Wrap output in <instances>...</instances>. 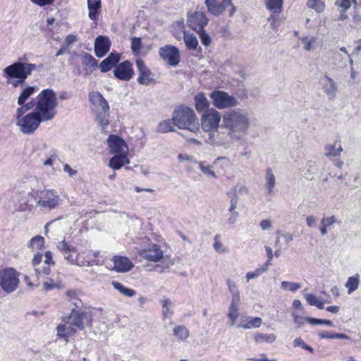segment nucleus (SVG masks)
<instances>
[{
	"label": "nucleus",
	"instance_id": "1",
	"mask_svg": "<svg viewBox=\"0 0 361 361\" xmlns=\"http://www.w3.org/2000/svg\"><path fill=\"white\" fill-rule=\"evenodd\" d=\"M224 127L228 130V135L233 141H239L247 133L250 127V114L245 109L231 110L224 116Z\"/></svg>",
	"mask_w": 361,
	"mask_h": 361
},
{
	"label": "nucleus",
	"instance_id": "2",
	"mask_svg": "<svg viewBox=\"0 0 361 361\" xmlns=\"http://www.w3.org/2000/svg\"><path fill=\"white\" fill-rule=\"evenodd\" d=\"M36 69L37 66L34 63L16 61L4 68L2 75L7 84L17 87L22 85Z\"/></svg>",
	"mask_w": 361,
	"mask_h": 361
},
{
	"label": "nucleus",
	"instance_id": "3",
	"mask_svg": "<svg viewBox=\"0 0 361 361\" xmlns=\"http://www.w3.org/2000/svg\"><path fill=\"white\" fill-rule=\"evenodd\" d=\"M171 121L179 129L188 130L197 134L200 133L198 118L195 111L186 106H179L173 113Z\"/></svg>",
	"mask_w": 361,
	"mask_h": 361
},
{
	"label": "nucleus",
	"instance_id": "4",
	"mask_svg": "<svg viewBox=\"0 0 361 361\" xmlns=\"http://www.w3.org/2000/svg\"><path fill=\"white\" fill-rule=\"evenodd\" d=\"M58 100L56 92L51 89L42 90L37 97L36 112L46 121L52 120L56 115Z\"/></svg>",
	"mask_w": 361,
	"mask_h": 361
},
{
	"label": "nucleus",
	"instance_id": "5",
	"mask_svg": "<svg viewBox=\"0 0 361 361\" xmlns=\"http://www.w3.org/2000/svg\"><path fill=\"white\" fill-rule=\"evenodd\" d=\"M57 248L71 264L79 267H90L93 265L87 256H85L84 252L76 253L75 247L69 245L66 240L59 242Z\"/></svg>",
	"mask_w": 361,
	"mask_h": 361
},
{
	"label": "nucleus",
	"instance_id": "6",
	"mask_svg": "<svg viewBox=\"0 0 361 361\" xmlns=\"http://www.w3.org/2000/svg\"><path fill=\"white\" fill-rule=\"evenodd\" d=\"M61 202L60 195L54 189L40 190L36 194V205L42 209H54Z\"/></svg>",
	"mask_w": 361,
	"mask_h": 361
},
{
	"label": "nucleus",
	"instance_id": "7",
	"mask_svg": "<svg viewBox=\"0 0 361 361\" xmlns=\"http://www.w3.org/2000/svg\"><path fill=\"white\" fill-rule=\"evenodd\" d=\"M19 282V274L14 269L8 268L0 272V286L5 292L16 290Z\"/></svg>",
	"mask_w": 361,
	"mask_h": 361
},
{
	"label": "nucleus",
	"instance_id": "8",
	"mask_svg": "<svg viewBox=\"0 0 361 361\" xmlns=\"http://www.w3.org/2000/svg\"><path fill=\"white\" fill-rule=\"evenodd\" d=\"M45 121L42 120V116H40L36 111L31 112L19 120V121L16 122V126H18L24 134H31L34 133L39 127L41 122Z\"/></svg>",
	"mask_w": 361,
	"mask_h": 361
},
{
	"label": "nucleus",
	"instance_id": "9",
	"mask_svg": "<svg viewBox=\"0 0 361 361\" xmlns=\"http://www.w3.org/2000/svg\"><path fill=\"white\" fill-rule=\"evenodd\" d=\"M221 119V114L214 109H207L201 117L202 129L206 133L218 130Z\"/></svg>",
	"mask_w": 361,
	"mask_h": 361
},
{
	"label": "nucleus",
	"instance_id": "10",
	"mask_svg": "<svg viewBox=\"0 0 361 361\" xmlns=\"http://www.w3.org/2000/svg\"><path fill=\"white\" fill-rule=\"evenodd\" d=\"M209 96L214 106L219 109L233 107L237 105L236 99L224 91H214Z\"/></svg>",
	"mask_w": 361,
	"mask_h": 361
},
{
	"label": "nucleus",
	"instance_id": "11",
	"mask_svg": "<svg viewBox=\"0 0 361 361\" xmlns=\"http://www.w3.org/2000/svg\"><path fill=\"white\" fill-rule=\"evenodd\" d=\"M187 21L191 29L200 32L208 24L209 20L203 12L195 11L188 13Z\"/></svg>",
	"mask_w": 361,
	"mask_h": 361
},
{
	"label": "nucleus",
	"instance_id": "12",
	"mask_svg": "<svg viewBox=\"0 0 361 361\" xmlns=\"http://www.w3.org/2000/svg\"><path fill=\"white\" fill-rule=\"evenodd\" d=\"M159 55L168 64L175 66L180 62V51L173 45L167 44L159 49Z\"/></svg>",
	"mask_w": 361,
	"mask_h": 361
},
{
	"label": "nucleus",
	"instance_id": "13",
	"mask_svg": "<svg viewBox=\"0 0 361 361\" xmlns=\"http://www.w3.org/2000/svg\"><path fill=\"white\" fill-rule=\"evenodd\" d=\"M140 255L149 262H157L164 258V252L159 245L151 243L141 251Z\"/></svg>",
	"mask_w": 361,
	"mask_h": 361
},
{
	"label": "nucleus",
	"instance_id": "14",
	"mask_svg": "<svg viewBox=\"0 0 361 361\" xmlns=\"http://www.w3.org/2000/svg\"><path fill=\"white\" fill-rule=\"evenodd\" d=\"M107 145L111 154H128V147L126 141L116 135H110L107 138Z\"/></svg>",
	"mask_w": 361,
	"mask_h": 361
},
{
	"label": "nucleus",
	"instance_id": "15",
	"mask_svg": "<svg viewBox=\"0 0 361 361\" xmlns=\"http://www.w3.org/2000/svg\"><path fill=\"white\" fill-rule=\"evenodd\" d=\"M322 88L329 99L336 98L338 92V85L333 78L325 75L321 79Z\"/></svg>",
	"mask_w": 361,
	"mask_h": 361
},
{
	"label": "nucleus",
	"instance_id": "16",
	"mask_svg": "<svg viewBox=\"0 0 361 361\" xmlns=\"http://www.w3.org/2000/svg\"><path fill=\"white\" fill-rule=\"evenodd\" d=\"M89 100L94 108L102 110L104 113H109V104L100 92L94 91L90 92Z\"/></svg>",
	"mask_w": 361,
	"mask_h": 361
},
{
	"label": "nucleus",
	"instance_id": "17",
	"mask_svg": "<svg viewBox=\"0 0 361 361\" xmlns=\"http://www.w3.org/2000/svg\"><path fill=\"white\" fill-rule=\"evenodd\" d=\"M114 73L116 78L123 80H128L132 78L133 73L132 65L129 61H126L120 63L114 69Z\"/></svg>",
	"mask_w": 361,
	"mask_h": 361
},
{
	"label": "nucleus",
	"instance_id": "18",
	"mask_svg": "<svg viewBox=\"0 0 361 361\" xmlns=\"http://www.w3.org/2000/svg\"><path fill=\"white\" fill-rule=\"evenodd\" d=\"M110 49V42L106 37H97L94 42V52L97 56L103 57Z\"/></svg>",
	"mask_w": 361,
	"mask_h": 361
},
{
	"label": "nucleus",
	"instance_id": "19",
	"mask_svg": "<svg viewBox=\"0 0 361 361\" xmlns=\"http://www.w3.org/2000/svg\"><path fill=\"white\" fill-rule=\"evenodd\" d=\"M136 65L140 73L137 82L141 85H148L152 80L149 70L142 60H137Z\"/></svg>",
	"mask_w": 361,
	"mask_h": 361
},
{
	"label": "nucleus",
	"instance_id": "20",
	"mask_svg": "<svg viewBox=\"0 0 361 361\" xmlns=\"http://www.w3.org/2000/svg\"><path fill=\"white\" fill-rule=\"evenodd\" d=\"M114 269L117 272H127L133 267V264L128 257H114Z\"/></svg>",
	"mask_w": 361,
	"mask_h": 361
},
{
	"label": "nucleus",
	"instance_id": "21",
	"mask_svg": "<svg viewBox=\"0 0 361 361\" xmlns=\"http://www.w3.org/2000/svg\"><path fill=\"white\" fill-rule=\"evenodd\" d=\"M262 324V319L260 317L243 316L240 318V320L236 325V327L239 329H250L252 328H259Z\"/></svg>",
	"mask_w": 361,
	"mask_h": 361
},
{
	"label": "nucleus",
	"instance_id": "22",
	"mask_svg": "<svg viewBox=\"0 0 361 361\" xmlns=\"http://www.w3.org/2000/svg\"><path fill=\"white\" fill-rule=\"evenodd\" d=\"M230 7V16H232L235 11V8L232 4L231 0H222V1L219 4L216 2L215 6H212L209 12L214 16L221 15L224 12V11Z\"/></svg>",
	"mask_w": 361,
	"mask_h": 361
},
{
	"label": "nucleus",
	"instance_id": "23",
	"mask_svg": "<svg viewBox=\"0 0 361 361\" xmlns=\"http://www.w3.org/2000/svg\"><path fill=\"white\" fill-rule=\"evenodd\" d=\"M128 154H114L109 160V166L114 170H118L123 166L128 164L130 161L127 157Z\"/></svg>",
	"mask_w": 361,
	"mask_h": 361
},
{
	"label": "nucleus",
	"instance_id": "24",
	"mask_svg": "<svg viewBox=\"0 0 361 361\" xmlns=\"http://www.w3.org/2000/svg\"><path fill=\"white\" fill-rule=\"evenodd\" d=\"M87 314L85 312L79 313L78 312L73 311L68 317V323L78 329L82 330L84 329V319Z\"/></svg>",
	"mask_w": 361,
	"mask_h": 361
},
{
	"label": "nucleus",
	"instance_id": "25",
	"mask_svg": "<svg viewBox=\"0 0 361 361\" xmlns=\"http://www.w3.org/2000/svg\"><path fill=\"white\" fill-rule=\"evenodd\" d=\"M213 131H207V137L204 141L207 144L216 146H223L225 145L224 140L221 137V133L218 130H212Z\"/></svg>",
	"mask_w": 361,
	"mask_h": 361
},
{
	"label": "nucleus",
	"instance_id": "26",
	"mask_svg": "<svg viewBox=\"0 0 361 361\" xmlns=\"http://www.w3.org/2000/svg\"><path fill=\"white\" fill-rule=\"evenodd\" d=\"M87 6L89 10L88 16L89 18L94 20H97V17L99 14V11L102 7L101 1L100 0H87Z\"/></svg>",
	"mask_w": 361,
	"mask_h": 361
},
{
	"label": "nucleus",
	"instance_id": "27",
	"mask_svg": "<svg viewBox=\"0 0 361 361\" xmlns=\"http://www.w3.org/2000/svg\"><path fill=\"white\" fill-rule=\"evenodd\" d=\"M264 180L265 188L268 191V194L271 195L272 194L276 185V177L271 168H267L266 169Z\"/></svg>",
	"mask_w": 361,
	"mask_h": 361
},
{
	"label": "nucleus",
	"instance_id": "28",
	"mask_svg": "<svg viewBox=\"0 0 361 361\" xmlns=\"http://www.w3.org/2000/svg\"><path fill=\"white\" fill-rule=\"evenodd\" d=\"M183 40L188 49L195 50L198 47L199 43L197 37L187 30L183 31Z\"/></svg>",
	"mask_w": 361,
	"mask_h": 361
},
{
	"label": "nucleus",
	"instance_id": "29",
	"mask_svg": "<svg viewBox=\"0 0 361 361\" xmlns=\"http://www.w3.org/2000/svg\"><path fill=\"white\" fill-rule=\"evenodd\" d=\"M240 301L231 300L228 307V312L227 314L228 318L230 319L231 326H234L236 324L238 317V307Z\"/></svg>",
	"mask_w": 361,
	"mask_h": 361
},
{
	"label": "nucleus",
	"instance_id": "30",
	"mask_svg": "<svg viewBox=\"0 0 361 361\" xmlns=\"http://www.w3.org/2000/svg\"><path fill=\"white\" fill-rule=\"evenodd\" d=\"M39 180L35 176H28L22 178L20 184L26 190H35L39 185Z\"/></svg>",
	"mask_w": 361,
	"mask_h": 361
},
{
	"label": "nucleus",
	"instance_id": "31",
	"mask_svg": "<svg viewBox=\"0 0 361 361\" xmlns=\"http://www.w3.org/2000/svg\"><path fill=\"white\" fill-rule=\"evenodd\" d=\"M254 340L256 343H273L276 340V336L274 334H264L257 332L254 334Z\"/></svg>",
	"mask_w": 361,
	"mask_h": 361
},
{
	"label": "nucleus",
	"instance_id": "32",
	"mask_svg": "<svg viewBox=\"0 0 361 361\" xmlns=\"http://www.w3.org/2000/svg\"><path fill=\"white\" fill-rule=\"evenodd\" d=\"M195 109L197 111H202L209 106V102L202 92L198 93L195 97Z\"/></svg>",
	"mask_w": 361,
	"mask_h": 361
},
{
	"label": "nucleus",
	"instance_id": "33",
	"mask_svg": "<svg viewBox=\"0 0 361 361\" xmlns=\"http://www.w3.org/2000/svg\"><path fill=\"white\" fill-rule=\"evenodd\" d=\"M37 90L36 86H27L25 87L18 98V104L20 106L23 105L30 97L33 95Z\"/></svg>",
	"mask_w": 361,
	"mask_h": 361
},
{
	"label": "nucleus",
	"instance_id": "34",
	"mask_svg": "<svg viewBox=\"0 0 361 361\" xmlns=\"http://www.w3.org/2000/svg\"><path fill=\"white\" fill-rule=\"evenodd\" d=\"M173 331L178 341L181 342H185L190 336V331L185 326H176L173 328Z\"/></svg>",
	"mask_w": 361,
	"mask_h": 361
},
{
	"label": "nucleus",
	"instance_id": "35",
	"mask_svg": "<svg viewBox=\"0 0 361 361\" xmlns=\"http://www.w3.org/2000/svg\"><path fill=\"white\" fill-rule=\"evenodd\" d=\"M343 152V147L341 145L336 147V144H329L324 147V155L326 157H340Z\"/></svg>",
	"mask_w": 361,
	"mask_h": 361
},
{
	"label": "nucleus",
	"instance_id": "36",
	"mask_svg": "<svg viewBox=\"0 0 361 361\" xmlns=\"http://www.w3.org/2000/svg\"><path fill=\"white\" fill-rule=\"evenodd\" d=\"M267 8L274 14L279 13L283 7V0H264Z\"/></svg>",
	"mask_w": 361,
	"mask_h": 361
},
{
	"label": "nucleus",
	"instance_id": "37",
	"mask_svg": "<svg viewBox=\"0 0 361 361\" xmlns=\"http://www.w3.org/2000/svg\"><path fill=\"white\" fill-rule=\"evenodd\" d=\"M112 286L117 290L122 295L129 298H132L135 295L136 291L133 289L128 288L124 286L122 283L118 281H112Z\"/></svg>",
	"mask_w": 361,
	"mask_h": 361
},
{
	"label": "nucleus",
	"instance_id": "38",
	"mask_svg": "<svg viewBox=\"0 0 361 361\" xmlns=\"http://www.w3.org/2000/svg\"><path fill=\"white\" fill-rule=\"evenodd\" d=\"M318 336L321 339H333V338H338V339H347L349 340L350 337L344 334L341 333H332L328 331H322L318 333Z\"/></svg>",
	"mask_w": 361,
	"mask_h": 361
},
{
	"label": "nucleus",
	"instance_id": "39",
	"mask_svg": "<svg viewBox=\"0 0 361 361\" xmlns=\"http://www.w3.org/2000/svg\"><path fill=\"white\" fill-rule=\"evenodd\" d=\"M360 283V275L355 274L353 276L349 277L345 283V287L348 288V294L352 293L356 290Z\"/></svg>",
	"mask_w": 361,
	"mask_h": 361
},
{
	"label": "nucleus",
	"instance_id": "40",
	"mask_svg": "<svg viewBox=\"0 0 361 361\" xmlns=\"http://www.w3.org/2000/svg\"><path fill=\"white\" fill-rule=\"evenodd\" d=\"M82 63L87 68H95L97 67V61L90 54L85 53L81 55Z\"/></svg>",
	"mask_w": 361,
	"mask_h": 361
},
{
	"label": "nucleus",
	"instance_id": "41",
	"mask_svg": "<svg viewBox=\"0 0 361 361\" xmlns=\"http://www.w3.org/2000/svg\"><path fill=\"white\" fill-rule=\"evenodd\" d=\"M174 125L173 124V121L171 122L170 120H164L161 121L157 128V131L161 133H166L168 132L175 131Z\"/></svg>",
	"mask_w": 361,
	"mask_h": 361
},
{
	"label": "nucleus",
	"instance_id": "42",
	"mask_svg": "<svg viewBox=\"0 0 361 361\" xmlns=\"http://www.w3.org/2000/svg\"><path fill=\"white\" fill-rule=\"evenodd\" d=\"M44 245V238L40 235L33 237L28 243V247L32 250H41Z\"/></svg>",
	"mask_w": 361,
	"mask_h": 361
},
{
	"label": "nucleus",
	"instance_id": "43",
	"mask_svg": "<svg viewBox=\"0 0 361 361\" xmlns=\"http://www.w3.org/2000/svg\"><path fill=\"white\" fill-rule=\"evenodd\" d=\"M214 249L219 254H224L228 252V249L221 241L220 235L216 234L214 238Z\"/></svg>",
	"mask_w": 361,
	"mask_h": 361
},
{
	"label": "nucleus",
	"instance_id": "44",
	"mask_svg": "<svg viewBox=\"0 0 361 361\" xmlns=\"http://www.w3.org/2000/svg\"><path fill=\"white\" fill-rule=\"evenodd\" d=\"M226 283L228 285V290L232 295L231 300L240 301V293L236 283L231 279H227Z\"/></svg>",
	"mask_w": 361,
	"mask_h": 361
},
{
	"label": "nucleus",
	"instance_id": "45",
	"mask_svg": "<svg viewBox=\"0 0 361 361\" xmlns=\"http://www.w3.org/2000/svg\"><path fill=\"white\" fill-rule=\"evenodd\" d=\"M44 266L42 268V271L47 275H49L50 274V265H54V262L52 259V253L50 251H47L44 254Z\"/></svg>",
	"mask_w": 361,
	"mask_h": 361
},
{
	"label": "nucleus",
	"instance_id": "46",
	"mask_svg": "<svg viewBox=\"0 0 361 361\" xmlns=\"http://www.w3.org/2000/svg\"><path fill=\"white\" fill-rule=\"evenodd\" d=\"M195 163L198 165V167L204 174L216 178V175L212 170V165L206 164L204 161H196Z\"/></svg>",
	"mask_w": 361,
	"mask_h": 361
},
{
	"label": "nucleus",
	"instance_id": "47",
	"mask_svg": "<svg viewBox=\"0 0 361 361\" xmlns=\"http://www.w3.org/2000/svg\"><path fill=\"white\" fill-rule=\"evenodd\" d=\"M268 270V262H266L262 267L256 269L254 271H250L246 274L247 281L257 278L259 275Z\"/></svg>",
	"mask_w": 361,
	"mask_h": 361
},
{
	"label": "nucleus",
	"instance_id": "48",
	"mask_svg": "<svg viewBox=\"0 0 361 361\" xmlns=\"http://www.w3.org/2000/svg\"><path fill=\"white\" fill-rule=\"evenodd\" d=\"M56 161H60V158L55 151H51L43 160L42 164L44 166H52Z\"/></svg>",
	"mask_w": 361,
	"mask_h": 361
},
{
	"label": "nucleus",
	"instance_id": "49",
	"mask_svg": "<svg viewBox=\"0 0 361 361\" xmlns=\"http://www.w3.org/2000/svg\"><path fill=\"white\" fill-rule=\"evenodd\" d=\"M281 287L283 290H290L291 292H295L300 289L302 286L300 283L290 282V281H282Z\"/></svg>",
	"mask_w": 361,
	"mask_h": 361
},
{
	"label": "nucleus",
	"instance_id": "50",
	"mask_svg": "<svg viewBox=\"0 0 361 361\" xmlns=\"http://www.w3.org/2000/svg\"><path fill=\"white\" fill-rule=\"evenodd\" d=\"M57 336L63 338L66 342H68V338L71 336V331H67V324H59L57 326Z\"/></svg>",
	"mask_w": 361,
	"mask_h": 361
},
{
	"label": "nucleus",
	"instance_id": "51",
	"mask_svg": "<svg viewBox=\"0 0 361 361\" xmlns=\"http://www.w3.org/2000/svg\"><path fill=\"white\" fill-rule=\"evenodd\" d=\"M214 165L219 166L221 170H224L231 165V160L226 157H220L214 160Z\"/></svg>",
	"mask_w": 361,
	"mask_h": 361
},
{
	"label": "nucleus",
	"instance_id": "52",
	"mask_svg": "<svg viewBox=\"0 0 361 361\" xmlns=\"http://www.w3.org/2000/svg\"><path fill=\"white\" fill-rule=\"evenodd\" d=\"M307 6L315 10L317 12H321L324 8V4L321 0H308Z\"/></svg>",
	"mask_w": 361,
	"mask_h": 361
},
{
	"label": "nucleus",
	"instance_id": "53",
	"mask_svg": "<svg viewBox=\"0 0 361 361\" xmlns=\"http://www.w3.org/2000/svg\"><path fill=\"white\" fill-rule=\"evenodd\" d=\"M306 322L312 325L324 324L326 326H333V322L328 319H316L312 317H306Z\"/></svg>",
	"mask_w": 361,
	"mask_h": 361
},
{
	"label": "nucleus",
	"instance_id": "54",
	"mask_svg": "<svg viewBox=\"0 0 361 361\" xmlns=\"http://www.w3.org/2000/svg\"><path fill=\"white\" fill-rule=\"evenodd\" d=\"M237 204L238 200L236 197L232 198L231 200V206L229 208V212L232 213V217L229 219V221L231 224H233L235 222V218L238 215V213L235 211L237 207Z\"/></svg>",
	"mask_w": 361,
	"mask_h": 361
},
{
	"label": "nucleus",
	"instance_id": "55",
	"mask_svg": "<svg viewBox=\"0 0 361 361\" xmlns=\"http://www.w3.org/2000/svg\"><path fill=\"white\" fill-rule=\"evenodd\" d=\"M334 224H341V221L338 220V219L332 215L331 216L324 217L321 220V224H324L326 227H330Z\"/></svg>",
	"mask_w": 361,
	"mask_h": 361
},
{
	"label": "nucleus",
	"instance_id": "56",
	"mask_svg": "<svg viewBox=\"0 0 361 361\" xmlns=\"http://www.w3.org/2000/svg\"><path fill=\"white\" fill-rule=\"evenodd\" d=\"M163 305V315L164 317H167L169 314L172 313L171 307V302L169 299H164L162 301Z\"/></svg>",
	"mask_w": 361,
	"mask_h": 361
},
{
	"label": "nucleus",
	"instance_id": "57",
	"mask_svg": "<svg viewBox=\"0 0 361 361\" xmlns=\"http://www.w3.org/2000/svg\"><path fill=\"white\" fill-rule=\"evenodd\" d=\"M108 113L97 114L96 118L97 122L104 128L109 125Z\"/></svg>",
	"mask_w": 361,
	"mask_h": 361
},
{
	"label": "nucleus",
	"instance_id": "58",
	"mask_svg": "<svg viewBox=\"0 0 361 361\" xmlns=\"http://www.w3.org/2000/svg\"><path fill=\"white\" fill-rule=\"evenodd\" d=\"M141 39L133 37L131 42V49L134 53L138 54L142 49Z\"/></svg>",
	"mask_w": 361,
	"mask_h": 361
},
{
	"label": "nucleus",
	"instance_id": "59",
	"mask_svg": "<svg viewBox=\"0 0 361 361\" xmlns=\"http://www.w3.org/2000/svg\"><path fill=\"white\" fill-rule=\"evenodd\" d=\"M302 42L304 43V48L307 51H311L314 49V44L316 43V38L314 37H312L309 38H305L302 39Z\"/></svg>",
	"mask_w": 361,
	"mask_h": 361
},
{
	"label": "nucleus",
	"instance_id": "60",
	"mask_svg": "<svg viewBox=\"0 0 361 361\" xmlns=\"http://www.w3.org/2000/svg\"><path fill=\"white\" fill-rule=\"evenodd\" d=\"M197 32L199 34L201 42L204 45L207 47L210 45L212 42L211 38L209 35L204 32V30Z\"/></svg>",
	"mask_w": 361,
	"mask_h": 361
},
{
	"label": "nucleus",
	"instance_id": "61",
	"mask_svg": "<svg viewBox=\"0 0 361 361\" xmlns=\"http://www.w3.org/2000/svg\"><path fill=\"white\" fill-rule=\"evenodd\" d=\"M305 300L308 302L309 305L312 306L317 305V302L320 299L317 298L312 293H307L304 295Z\"/></svg>",
	"mask_w": 361,
	"mask_h": 361
},
{
	"label": "nucleus",
	"instance_id": "62",
	"mask_svg": "<svg viewBox=\"0 0 361 361\" xmlns=\"http://www.w3.org/2000/svg\"><path fill=\"white\" fill-rule=\"evenodd\" d=\"M114 66L109 62V59H105L100 63V69L103 73L109 71Z\"/></svg>",
	"mask_w": 361,
	"mask_h": 361
},
{
	"label": "nucleus",
	"instance_id": "63",
	"mask_svg": "<svg viewBox=\"0 0 361 361\" xmlns=\"http://www.w3.org/2000/svg\"><path fill=\"white\" fill-rule=\"evenodd\" d=\"M336 5L342 8L343 11H347L350 7V0H336Z\"/></svg>",
	"mask_w": 361,
	"mask_h": 361
},
{
	"label": "nucleus",
	"instance_id": "64",
	"mask_svg": "<svg viewBox=\"0 0 361 361\" xmlns=\"http://www.w3.org/2000/svg\"><path fill=\"white\" fill-rule=\"evenodd\" d=\"M43 286L44 290H49L58 287L59 283L54 281L51 279H49L47 281L44 282Z\"/></svg>",
	"mask_w": 361,
	"mask_h": 361
}]
</instances>
